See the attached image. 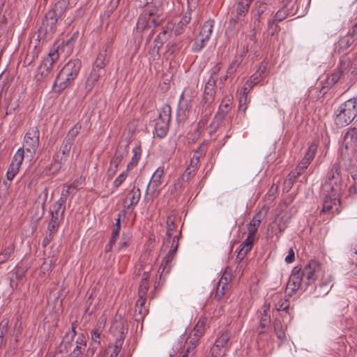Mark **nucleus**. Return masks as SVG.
<instances>
[{"instance_id": "nucleus-1", "label": "nucleus", "mask_w": 357, "mask_h": 357, "mask_svg": "<svg viewBox=\"0 0 357 357\" xmlns=\"http://www.w3.org/2000/svg\"><path fill=\"white\" fill-rule=\"evenodd\" d=\"M320 271L319 264L314 260L310 261L303 269L298 266L294 267L289 278L287 289L292 293L298 289L307 290L319 277Z\"/></svg>"}, {"instance_id": "nucleus-2", "label": "nucleus", "mask_w": 357, "mask_h": 357, "mask_svg": "<svg viewBox=\"0 0 357 357\" xmlns=\"http://www.w3.org/2000/svg\"><path fill=\"white\" fill-rule=\"evenodd\" d=\"M166 224V236L161 248V252H166V255L160 266V269L162 268L160 275V280L162 283L164 282L165 276L170 271L171 266L169 263L172 260L178 245V236L176 235L173 236V232L175 228L174 218L170 216L168 217Z\"/></svg>"}, {"instance_id": "nucleus-3", "label": "nucleus", "mask_w": 357, "mask_h": 357, "mask_svg": "<svg viewBox=\"0 0 357 357\" xmlns=\"http://www.w3.org/2000/svg\"><path fill=\"white\" fill-rule=\"evenodd\" d=\"M78 326V321H74L71 324L70 329L66 333L61 343V349L63 352H69V357H82L86 349V338L83 333H79L76 340V328Z\"/></svg>"}, {"instance_id": "nucleus-4", "label": "nucleus", "mask_w": 357, "mask_h": 357, "mask_svg": "<svg viewBox=\"0 0 357 357\" xmlns=\"http://www.w3.org/2000/svg\"><path fill=\"white\" fill-rule=\"evenodd\" d=\"M346 187L345 181L342 178L340 166L335 163L328 172L323 185L324 191L333 196L334 202H340V195Z\"/></svg>"}, {"instance_id": "nucleus-5", "label": "nucleus", "mask_w": 357, "mask_h": 357, "mask_svg": "<svg viewBox=\"0 0 357 357\" xmlns=\"http://www.w3.org/2000/svg\"><path fill=\"white\" fill-rule=\"evenodd\" d=\"M261 222V212L255 214L249 224L247 225L248 236L238 248L236 259L242 261L247 253L252 249L255 241V236Z\"/></svg>"}, {"instance_id": "nucleus-6", "label": "nucleus", "mask_w": 357, "mask_h": 357, "mask_svg": "<svg viewBox=\"0 0 357 357\" xmlns=\"http://www.w3.org/2000/svg\"><path fill=\"white\" fill-rule=\"evenodd\" d=\"M357 116V99L351 98L340 105L336 112L335 123L338 127L349 125Z\"/></svg>"}, {"instance_id": "nucleus-7", "label": "nucleus", "mask_w": 357, "mask_h": 357, "mask_svg": "<svg viewBox=\"0 0 357 357\" xmlns=\"http://www.w3.org/2000/svg\"><path fill=\"white\" fill-rule=\"evenodd\" d=\"M72 146L73 144L63 140L59 149L53 155V161L48 168L50 174H55L62 168L69 157Z\"/></svg>"}, {"instance_id": "nucleus-8", "label": "nucleus", "mask_w": 357, "mask_h": 357, "mask_svg": "<svg viewBox=\"0 0 357 357\" xmlns=\"http://www.w3.org/2000/svg\"><path fill=\"white\" fill-rule=\"evenodd\" d=\"M296 0H283L282 8L277 11L273 20L268 22V27L273 29L272 34L277 29V23L282 21L288 15L296 13L297 7L295 8Z\"/></svg>"}, {"instance_id": "nucleus-9", "label": "nucleus", "mask_w": 357, "mask_h": 357, "mask_svg": "<svg viewBox=\"0 0 357 357\" xmlns=\"http://www.w3.org/2000/svg\"><path fill=\"white\" fill-rule=\"evenodd\" d=\"M59 57L58 49H55L51 50L47 56L43 59L38 68V73L36 76L38 81L47 77L51 73L54 64Z\"/></svg>"}, {"instance_id": "nucleus-10", "label": "nucleus", "mask_w": 357, "mask_h": 357, "mask_svg": "<svg viewBox=\"0 0 357 357\" xmlns=\"http://www.w3.org/2000/svg\"><path fill=\"white\" fill-rule=\"evenodd\" d=\"M40 131L37 126L29 128L24 137L23 148L30 153L31 157L36 154L40 144Z\"/></svg>"}, {"instance_id": "nucleus-11", "label": "nucleus", "mask_w": 357, "mask_h": 357, "mask_svg": "<svg viewBox=\"0 0 357 357\" xmlns=\"http://www.w3.org/2000/svg\"><path fill=\"white\" fill-rule=\"evenodd\" d=\"M357 40V24H355L348 33L341 37L334 44V51L338 54H344L347 49Z\"/></svg>"}, {"instance_id": "nucleus-12", "label": "nucleus", "mask_w": 357, "mask_h": 357, "mask_svg": "<svg viewBox=\"0 0 357 357\" xmlns=\"http://www.w3.org/2000/svg\"><path fill=\"white\" fill-rule=\"evenodd\" d=\"M171 119V107L165 105L158 116V137H164L169 130Z\"/></svg>"}, {"instance_id": "nucleus-13", "label": "nucleus", "mask_w": 357, "mask_h": 357, "mask_svg": "<svg viewBox=\"0 0 357 357\" xmlns=\"http://www.w3.org/2000/svg\"><path fill=\"white\" fill-rule=\"evenodd\" d=\"M104 325L101 322H98L96 326L91 331V342L89 349L86 351V355L93 356L98 347L101 346V342L104 337L102 331Z\"/></svg>"}, {"instance_id": "nucleus-14", "label": "nucleus", "mask_w": 357, "mask_h": 357, "mask_svg": "<svg viewBox=\"0 0 357 357\" xmlns=\"http://www.w3.org/2000/svg\"><path fill=\"white\" fill-rule=\"evenodd\" d=\"M350 61L345 59L341 61L337 71L334 72L326 79V86H323L321 91L324 93H326V90L333 86L344 74L351 73L349 70Z\"/></svg>"}, {"instance_id": "nucleus-15", "label": "nucleus", "mask_w": 357, "mask_h": 357, "mask_svg": "<svg viewBox=\"0 0 357 357\" xmlns=\"http://www.w3.org/2000/svg\"><path fill=\"white\" fill-rule=\"evenodd\" d=\"M112 46V41L106 43L102 46L93 63V68L104 71L105 67L109 62Z\"/></svg>"}, {"instance_id": "nucleus-16", "label": "nucleus", "mask_w": 357, "mask_h": 357, "mask_svg": "<svg viewBox=\"0 0 357 357\" xmlns=\"http://www.w3.org/2000/svg\"><path fill=\"white\" fill-rule=\"evenodd\" d=\"M252 1L250 0H238L236 9V15L230 20V24L242 26L245 22V16L248 12Z\"/></svg>"}, {"instance_id": "nucleus-17", "label": "nucleus", "mask_w": 357, "mask_h": 357, "mask_svg": "<svg viewBox=\"0 0 357 357\" xmlns=\"http://www.w3.org/2000/svg\"><path fill=\"white\" fill-rule=\"evenodd\" d=\"M206 323L207 319L206 317H200L193 330L186 338V343L197 345L200 337L204 333Z\"/></svg>"}, {"instance_id": "nucleus-18", "label": "nucleus", "mask_w": 357, "mask_h": 357, "mask_svg": "<svg viewBox=\"0 0 357 357\" xmlns=\"http://www.w3.org/2000/svg\"><path fill=\"white\" fill-rule=\"evenodd\" d=\"M111 331L116 337V344H123L128 333V324L123 319L115 320L111 327Z\"/></svg>"}, {"instance_id": "nucleus-19", "label": "nucleus", "mask_w": 357, "mask_h": 357, "mask_svg": "<svg viewBox=\"0 0 357 357\" xmlns=\"http://www.w3.org/2000/svg\"><path fill=\"white\" fill-rule=\"evenodd\" d=\"M75 78V77L63 67L58 73L53 86L54 89L58 88L57 90L59 91H63L66 89Z\"/></svg>"}, {"instance_id": "nucleus-20", "label": "nucleus", "mask_w": 357, "mask_h": 357, "mask_svg": "<svg viewBox=\"0 0 357 357\" xmlns=\"http://www.w3.org/2000/svg\"><path fill=\"white\" fill-rule=\"evenodd\" d=\"M183 349L179 350L182 347V342L175 344L173 347V354H170V357L178 356V357H193L195 354V349L197 345H193L190 343H186V340L183 344Z\"/></svg>"}, {"instance_id": "nucleus-21", "label": "nucleus", "mask_w": 357, "mask_h": 357, "mask_svg": "<svg viewBox=\"0 0 357 357\" xmlns=\"http://www.w3.org/2000/svg\"><path fill=\"white\" fill-rule=\"evenodd\" d=\"M268 0H257L252 9L251 15L254 19L255 26H258L260 23V19L268 10Z\"/></svg>"}, {"instance_id": "nucleus-22", "label": "nucleus", "mask_w": 357, "mask_h": 357, "mask_svg": "<svg viewBox=\"0 0 357 357\" xmlns=\"http://www.w3.org/2000/svg\"><path fill=\"white\" fill-rule=\"evenodd\" d=\"M141 192L138 188L134 187L128 194L124 199V207L128 211H132V206L137 204L140 199Z\"/></svg>"}, {"instance_id": "nucleus-23", "label": "nucleus", "mask_w": 357, "mask_h": 357, "mask_svg": "<svg viewBox=\"0 0 357 357\" xmlns=\"http://www.w3.org/2000/svg\"><path fill=\"white\" fill-rule=\"evenodd\" d=\"M231 280L229 274H227L225 272L220 279L219 282L216 284V290L215 298L217 300H220L225 294L226 291L229 289V282Z\"/></svg>"}, {"instance_id": "nucleus-24", "label": "nucleus", "mask_w": 357, "mask_h": 357, "mask_svg": "<svg viewBox=\"0 0 357 357\" xmlns=\"http://www.w3.org/2000/svg\"><path fill=\"white\" fill-rule=\"evenodd\" d=\"M66 203L63 198H59L54 202L50 208V216L59 220H63Z\"/></svg>"}, {"instance_id": "nucleus-25", "label": "nucleus", "mask_w": 357, "mask_h": 357, "mask_svg": "<svg viewBox=\"0 0 357 357\" xmlns=\"http://www.w3.org/2000/svg\"><path fill=\"white\" fill-rule=\"evenodd\" d=\"M216 84V79L213 77H209L206 82L204 91V100L207 103L206 105H210L213 102L215 98V86Z\"/></svg>"}, {"instance_id": "nucleus-26", "label": "nucleus", "mask_w": 357, "mask_h": 357, "mask_svg": "<svg viewBox=\"0 0 357 357\" xmlns=\"http://www.w3.org/2000/svg\"><path fill=\"white\" fill-rule=\"evenodd\" d=\"M61 17L57 15L52 9L49 10L45 16V19L43 21V25L46 27V30L49 28L50 31H54L58 20Z\"/></svg>"}, {"instance_id": "nucleus-27", "label": "nucleus", "mask_w": 357, "mask_h": 357, "mask_svg": "<svg viewBox=\"0 0 357 357\" xmlns=\"http://www.w3.org/2000/svg\"><path fill=\"white\" fill-rule=\"evenodd\" d=\"M191 11L192 8H190L176 24H174L173 32L176 36L181 35L185 30L187 25L191 20Z\"/></svg>"}, {"instance_id": "nucleus-28", "label": "nucleus", "mask_w": 357, "mask_h": 357, "mask_svg": "<svg viewBox=\"0 0 357 357\" xmlns=\"http://www.w3.org/2000/svg\"><path fill=\"white\" fill-rule=\"evenodd\" d=\"M317 149V146L315 144H312L309 146L307 153L300 162V167L306 169L311 161L314 158Z\"/></svg>"}, {"instance_id": "nucleus-29", "label": "nucleus", "mask_w": 357, "mask_h": 357, "mask_svg": "<svg viewBox=\"0 0 357 357\" xmlns=\"http://www.w3.org/2000/svg\"><path fill=\"white\" fill-rule=\"evenodd\" d=\"M146 303V298H144L142 296H139V298L137 300L135 306V319L139 320L144 319L147 313V310L144 305Z\"/></svg>"}, {"instance_id": "nucleus-30", "label": "nucleus", "mask_w": 357, "mask_h": 357, "mask_svg": "<svg viewBox=\"0 0 357 357\" xmlns=\"http://www.w3.org/2000/svg\"><path fill=\"white\" fill-rule=\"evenodd\" d=\"M103 72L104 71L92 68V70L86 81V89L88 91H91L93 88Z\"/></svg>"}, {"instance_id": "nucleus-31", "label": "nucleus", "mask_w": 357, "mask_h": 357, "mask_svg": "<svg viewBox=\"0 0 357 357\" xmlns=\"http://www.w3.org/2000/svg\"><path fill=\"white\" fill-rule=\"evenodd\" d=\"M230 338L231 333L228 330H223L219 333L215 342L218 344L220 347L225 348L229 350L231 344L229 342Z\"/></svg>"}, {"instance_id": "nucleus-32", "label": "nucleus", "mask_w": 357, "mask_h": 357, "mask_svg": "<svg viewBox=\"0 0 357 357\" xmlns=\"http://www.w3.org/2000/svg\"><path fill=\"white\" fill-rule=\"evenodd\" d=\"M212 109H211L210 105H206L205 112H202L201 119L197 124V129L196 132H197L198 135H199L201 132L204 130L206 125L208 121Z\"/></svg>"}, {"instance_id": "nucleus-33", "label": "nucleus", "mask_w": 357, "mask_h": 357, "mask_svg": "<svg viewBox=\"0 0 357 357\" xmlns=\"http://www.w3.org/2000/svg\"><path fill=\"white\" fill-rule=\"evenodd\" d=\"M141 21H146V24L144 26V28H146V27L151 28L152 26V24H153V29H155L156 26V18L154 16L153 12L144 10V13H142V15L139 17V22H141ZM153 31H154V29H153L151 31V33H153Z\"/></svg>"}, {"instance_id": "nucleus-34", "label": "nucleus", "mask_w": 357, "mask_h": 357, "mask_svg": "<svg viewBox=\"0 0 357 357\" xmlns=\"http://www.w3.org/2000/svg\"><path fill=\"white\" fill-rule=\"evenodd\" d=\"M82 66V62L79 59H70L63 68L69 71L71 75L77 77Z\"/></svg>"}, {"instance_id": "nucleus-35", "label": "nucleus", "mask_w": 357, "mask_h": 357, "mask_svg": "<svg viewBox=\"0 0 357 357\" xmlns=\"http://www.w3.org/2000/svg\"><path fill=\"white\" fill-rule=\"evenodd\" d=\"M245 53V52L243 51L242 53L236 54L234 56V59H232L227 69V75H232L237 70L238 68L243 61V58Z\"/></svg>"}, {"instance_id": "nucleus-36", "label": "nucleus", "mask_w": 357, "mask_h": 357, "mask_svg": "<svg viewBox=\"0 0 357 357\" xmlns=\"http://www.w3.org/2000/svg\"><path fill=\"white\" fill-rule=\"evenodd\" d=\"M213 20H209L206 21L202 26L199 36H201V38H204V40L208 41L213 33Z\"/></svg>"}, {"instance_id": "nucleus-37", "label": "nucleus", "mask_w": 357, "mask_h": 357, "mask_svg": "<svg viewBox=\"0 0 357 357\" xmlns=\"http://www.w3.org/2000/svg\"><path fill=\"white\" fill-rule=\"evenodd\" d=\"M126 151V148H123L122 146H118L114 153V156L111 159L110 165L114 166V173H115L116 169L118 168L119 164L124 157V153Z\"/></svg>"}, {"instance_id": "nucleus-38", "label": "nucleus", "mask_w": 357, "mask_h": 357, "mask_svg": "<svg viewBox=\"0 0 357 357\" xmlns=\"http://www.w3.org/2000/svg\"><path fill=\"white\" fill-rule=\"evenodd\" d=\"M82 128V123L80 122H77L71 129H70L63 140L73 144L75 139L80 132Z\"/></svg>"}, {"instance_id": "nucleus-39", "label": "nucleus", "mask_w": 357, "mask_h": 357, "mask_svg": "<svg viewBox=\"0 0 357 357\" xmlns=\"http://www.w3.org/2000/svg\"><path fill=\"white\" fill-rule=\"evenodd\" d=\"M174 24L169 22L158 34V43L166 41L173 32Z\"/></svg>"}, {"instance_id": "nucleus-40", "label": "nucleus", "mask_w": 357, "mask_h": 357, "mask_svg": "<svg viewBox=\"0 0 357 357\" xmlns=\"http://www.w3.org/2000/svg\"><path fill=\"white\" fill-rule=\"evenodd\" d=\"M69 4L70 0H59L54 4L52 10L57 15L62 17L67 10Z\"/></svg>"}, {"instance_id": "nucleus-41", "label": "nucleus", "mask_w": 357, "mask_h": 357, "mask_svg": "<svg viewBox=\"0 0 357 357\" xmlns=\"http://www.w3.org/2000/svg\"><path fill=\"white\" fill-rule=\"evenodd\" d=\"M336 204H340V202H334L333 196L331 194L327 193L324 197L323 208L321 209L322 213L330 212L333 208V206Z\"/></svg>"}, {"instance_id": "nucleus-42", "label": "nucleus", "mask_w": 357, "mask_h": 357, "mask_svg": "<svg viewBox=\"0 0 357 357\" xmlns=\"http://www.w3.org/2000/svg\"><path fill=\"white\" fill-rule=\"evenodd\" d=\"M231 108V100L229 98H225L222 100L220 105L219 106V109L218 111L217 115L222 116V118L225 119V116L229 112Z\"/></svg>"}, {"instance_id": "nucleus-43", "label": "nucleus", "mask_w": 357, "mask_h": 357, "mask_svg": "<svg viewBox=\"0 0 357 357\" xmlns=\"http://www.w3.org/2000/svg\"><path fill=\"white\" fill-rule=\"evenodd\" d=\"M174 8V3L172 0H160V6H158V13L168 14Z\"/></svg>"}, {"instance_id": "nucleus-44", "label": "nucleus", "mask_w": 357, "mask_h": 357, "mask_svg": "<svg viewBox=\"0 0 357 357\" xmlns=\"http://www.w3.org/2000/svg\"><path fill=\"white\" fill-rule=\"evenodd\" d=\"M63 220H59L55 218H50L47 225L46 233L55 236L57 233L59 227Z\"/></svg>"}, {"instance_id": "nucleus-45", "label": "nucleus", "mask_w": 357, "mask_h": 357, "mask_svg": "<svg viewBox=\"0 0 357 357\" xmlns=\"http://www.w3.org/2000/svg\"><path fill=\"white\" fill-rule=\"evenodd\" d=\"M273 328L274 333H275L277 337L280 340L283 341L284 340H285L286 336L284 333V329L281 321L279 319L275 320L273 323Z\"/></svg>"}, {"instance_id": "nucleus-46", "label": "nucleus", "mask_w": 357, "mask_h": 357, "mask_svg": "<svg viewBox=\"0 0 357 357\" xmlns=\"http://www.w3.org/2000/svg\"><path fill=\"white\" fill-rule=\"evenodd\" d=\"M132 152H133V155L132 157L131 161L128 165V167H127L128 169L132 168L133 167H135L137 165L138 161L141 156V153H142L141 147L136 146L135 147L133 148Z\"/></svg>"}, {"instance_id": "nucleus-47", "label": "nucleus", "mask_w": 357, "mask_h": 357, "mask_svg": "<svg viewBox=\"0 0 357 357\" xmlns=\"http://www.w3.org/2000/svg\"><path fill=\"white\" fill-rule=\"evenodd\" d=\"M15 250V245L13 243H10L6 246L4 250L0 253V263H3L7 261L11 255L13 253Z\"/></svg>"}, {"instance_id": "nucleus-48", "label": "nucleus", "mask_w": 357, "mask_h": 357, "mask_svg": "<svg viewBox=\"0 0 357 357\" xmlns=\"http://www.w3.org/2000/svg\"><path fill=\"white\" fill-rule=\"evenodd\" d=\"M227 351V349L222 348L215 342L211 349V357H223Z\"/></svg>"}, {"instance_id": "nucleus-49", "label": "nucleus", "mask_w": 357, "mask_h": 357, "mask_svg": "<svg viewBox=\"0 0 357 357\" xmlns=\"http://www.w3.org/2000/svg\"><path fill=\"white\" fill-rule=\"evenodd\" d=\"M207 42V40L199 36L193 43L192 51L193 52H199L206 45Z\"/></svg>"}, {"instance_id": "nucleus-50", "label": "nucleus", "mask_w": 357, "mask_h": 357, "mask_svg": "<svg viewBox=\"0 0 357 357\" xmlns=\"http://www.w3.org/2000/svg\"><path fill=\"white\" fill-rule=\"evenodd\" d=\"M223 119H224L222 118V116H220L215 114V116H214L213 121H211V123H210V126H209V129H210L209 135H212L213 133H215L217 131L218 128L220 126Z\"/></svg>"}, {"instance_id": "nucleus-51", "label": "nucleus", "mask_w": 357, "mask_h": 357, "mask_svg": "<svg viewBox=\"0 0 357 357\" xmlns=\"http://www.w3.org/2000/svg\"><path fill=\"white\" fill-rule=\"evenodd\" d=\"M357 139V130L356 128L349 129L344 135V142L347 147L349 144H351Z\"/></svg>"}, {"instance_id": "nucleus-52", "label": "nucleus", "mask_w": 357, "mask_h": 357, "mask_svg": "<svg viewBox=\"0 0 357 357\" xmlns=\"http://www.w3.org/2000/svg\"><path fill=\"white\" fill-rule=\"evenodd\" d=\"M289 218L287 215H282L275 219L278 230L282 234L287 228Z\"/></svg>"}, {"instance_id": "nucleus-53", "label": "nucleus", "mask_w": 357, "mask_h": 357, "mask_svg": "<svg viewBox=\"0 0 357 357\" xmlns=\"http://www.w3.org/2000/svg\"><path fill=\"white\" fill-rule=\"evenodd\" d=\"M24 150L22 148H20L13 156L11 163L20 167L24 160Z\"/></svg>"}, {"instance_id": "nucleus-54", "label": "nucleus", "mask_w": 357, "mask_h": 357, "mask_svg": "<svg viewBox=\"0 0 357 357\" xmlns=\"http://www.w3.org/2000/svg\"><path fill=\"white\" fill-rule=\"evenodd\" d=\"M20 168V167L10 163L6 173L7 178L10 181L13 180L15 175L18 173Z\"/></svg>"}, {"instance_id": "nucleus-55", "label": "nucleus", "mask_w": 357, "mask_h": 357, "mask_svg": "<svg viewBox=\"0 0 357 357\" xmlns=\"http://www.w3.org/2000/svg\"><path fill=\"white\" fill-rule=\"evenodd\" d=\"M79 36V31H75L71 36V37L66 42V46L68 48L69 50H72L75 42L78 39Z\"/></svg>"}, {"instance_id": "nucleus-56", "label": "nucleus", "mask_w": 357, "mask_h": 357, "mask_svg": "<svg viewBox=\"0 0 357 357\" xmlns=\"http://www.w3.org/2000/svg\"><path fill=\"white\" fill-rule=\"evenodd\" d=\"M222 68V63L219 62L216 63L209 71L210 76L209 77H213L214 79H216V76L220 71Z\"/></svg>"}, {"instance_id": "nucleus-57", "label": "nucleus", "mask_w": 357, "mask_h": 357, "mask_svg": "<svg viewBox=\"0 0 357 357\" xmlns=\"http://www.w3.org/2000/svg\"><path fill=\"white\" fill-rule=\"evenodd\" d=\"M127 174L126 172L121 173L113 182V186L114 188H118L126 180Z\"/></svg>"}, {"instance_id": "nucleus-58", "label": "nucleus", "mask_w": 357, "mask_h": 357, "mask_svg": "<svg viewBox=\"0 0 357 357\" xmlns=\"http://www.w3.org/2000/svg\"><path fill=\"white\" fill-rule=\"evenodd\" d=\"M305 169H303L300 167V163L297 165L295 170L291 172L289 174V179L295 181L302 173L304 172Z\"/></svg>"}, {"instance_id": "nucleus-59", "label": "nucleus", "mask_w": 357, "mask_h": 357, "mask_svg": "<svg viewBox=\"0 0 357 357\" xmlns=\"http://www.w3.org/2000/svg\"><path fill=\"white\" fill-rule=\"evenodd\" d=\"M289 307V300L284 299V300H280L277 304H276V308L278 311H284L287 310Z\"/></svg>"}, {"instance_id": "nucleus-60", "label": "nucleus", "mask_w": 357, "mask_h": 357, "mask_svg": "<svg viewBox=\"0 0 357 357\" xmlns=\"http://www.w3.org/2000/svg\"><path fill=\"white\" fill-rule=\"evenodd\" d=\"M255 84V82L252 81V78L250 77L245 84L244 86L242 89V93L245 95H248L250 90L252 88V86Z\"/></svg>"}, {"instance_id": "nucleus-61", "label": "nucleus", "mask_w": 357, "mask_h": 357, "mask_svg": "<svg viewBox=\"0 0 357 357\" xmlns=\"http://www.w3.org/2000/svg\"><path fill=\"white\" fill-rule=\"evenodd\" d=\"M119 235H114V231L112 232V236L108 242V243L105 245V252H110L112 250L113 245L116 241V238Z\"/></svg>"}, {"instance_id": "nucleus-62", "label": "nucleus", "mask_w": 357, "mask_h": 357, "mask_svg": "<svg viewBox=\"0 0 357 357\" xmlns=\"http://www.w3.org/2000/svg\"><path fill=\"white\" fill-rule=\"evenodd\" d=\"M268 307L266 306H263L262 312H261L259 321H264L267 319V322H271V317L268 314Z\"/></svg>"}, {"instance_id": "nucleus-63", "label": "nucleus", "mask_w": 357, "mask_h": 357, "mask_svg": "<svg viewBox=\"0 0 357 357\" xmlns=\"http://www.w3.org/2000/svg\"><path fill=\"white\" fill-rule=\"evenodd\" d=\"M247 101H248V95L243 94L241 95L239 100V109L245 112L247 109Z\"/></svg>"}, {"instance_id": "nucleus-64", "label": "nucleus", "mask_w": 357, "mask_h": 357, "mask_svg": "<svg viewBox=\"0 0 357 357\" xmlns=\"http://www.w3.org/2000/svg\"><path fill=\"white\" fill-rule=\"evenodd\" d=\"M122 344H116V342H115L114 345L112 347V351L110 354L109 357H117L118 354H119V352L121 351Z\"/></svg>"}]
</instances>
